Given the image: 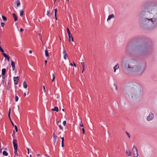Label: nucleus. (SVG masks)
Segmentation results:
<instances>
[{
  "label": "nucleus",
  "mask_w": 157,
  "mask_h": 157,
  "mask_svg": "<svg viewBox=\"0 0 157 157\" xmlns=\"http://www.w3.org/2000/svg\"><path fill=\"white\" fill-rule=\"evenodd\" d=\"M128 67L130 68H132L133 70L132 71L135 72H142L143 70L141 69V68L139 66H137L135 67V68L133 67H131L130 65H128Z\"/></svg>",
  "instance_id": "obj_1"
},
{
  "label": "nucleus",
  "mask_w": 157,
  "mask_h": 157,
  "mask_svg": "<svg viewBox=\"0 0 157 157\" xmlns=\"http://www.w3.org/2000/svg\"><path fill=\"white\" fill-rule=\"evenodd\" d=\"M140 90V86L138 85H134L131 89V91L132 93L136 92Z\"/></svg>",
  "instance_id": "obj_2"
},
{
  "label": "nucleus",
  "mask_w": 157,
  "mask_h": 157,
  "mask_svg": "<svg viewBox=\"0 0 157 157\" xmlns=\"http://www.w3.org/2000/svg\"><path fill=\"white\" fill-rule=\"evenodd\" d=\"M17 142V140H16L14 139L13 140V142L14 150L17 149V144L16 143Z\"/></svg>",
  "instance_id": "obj_3"
},
{
  "label": "nucleus",
  "mask_w": 157,
  "mask_h": 157,
  "mask_svg": "<svg viewBox=\"0 0 157 157\" xmlns=\"http://www.w3.org/2000/svg\"><path fill=\"white\" fill-rule=\"evenodd\" d=\"M154 117V115L152 113H150L149 115L147 117V120L148 121H150Z\"/></svg>",
  "instance_id": "obj_4"
},
{
  "label": "nucleus",
  "mask_w": 157,
  "mask_h": 157,
  "mask_svg": "<svg viewBox=\"0 0 157 157\" xmlns=\"http://www.w3.org/2000/svg\"><path fill=\"white\" fill-rule=\"evenodd\" d=\"M13 80L15 84H17L19 81V77L17 76V77H14Z\"/></svg>",
  "instance_id": "obj_5"
},
{
  "label": "nucleus",
  "mask_w": 157,
  "mask_h": 157,
  "mask_svg": "<svg viewBox=\"0 0 157 157\" xmlns=\"http://www.w3.org/2000/svg\"><path fill=\"white\" fill-rule=\"evenodd\" d=\"M63 54L64 59L65 60H66L67 59L66 57L67 55V53L65 49H64L63 50Z\"/></svg>",
  "instance_id": "obj_6"
},
{
  "label": "nucleus",
  "mask_w": 157,
  "mask_h": 157,
  "mask_svg": "<svg viewBox=\"0 0 157 157\" xmlns=\"http://www.w3.org/2000/svg\"><path fill=\"white\" fill-rule=\"evenodd\" d=\"M57 125L59 127L60 129L61 130H63V128L61 126V121H58L57 123Z\"/></svg>",
  "instance_id": "obj_7"
},
{
  "label": "nucleus",
  "mask_w": 157,
  "mask_h": 157,
  "mask_svg": "<svg viewBox=\"0 0 157 157\" xmlns=\"http://www.w3.org/2000/svg\"><path fill=\"white\" fill-rule=\"evenodd\" d=\"M114 15L113 14H111L107 18V21H108L110 20L112 18H114Z\"/></svg>",
  "instance_id": "obj_8"
},
{
  "label": "nucleus",
  "mask_w": 157,
  "mask_h": 157,
  "mask_svg": "<svg viewBox=\"0 0 157 157\" xmlns=\"http://www.w3.org/2000/svg\"><path fill=\"white\" fill-rule=\"evenodd\" d=\"M45 56L47 57V59H48L49 58V56L48 51L47 49L45 50Z\"/></svg>",
  "instance_id": "obj_9"
},
{
  "label": "nucleus",
  "mask_w": 157,
  "mask_h": 157,
  "mask_svg": "<svg viewBox=\"0 0 157 157\" xmlns=\"http://www.w3.org/2000/svg\"><path fill=\"white\" fill-rule=\"evenodd\" d=\"M11 65L12 66V70L13 71L15 69V63L13 61H11Z\"/></svg>",
  "instance_id": "obj_10"
},
{
  "label": "nucleus",
  "mask_w": 157,
  "mask_h": 157,
  "mask_svg": "<svg viewBox=\"0 0 157 157\" xmlns=\"http://www.w3.org/2000/svg\"><path fill=\"white\" fill-rule=\"evenodd\" d=\"M2 54L7 59L8 61H9L10 57L9 56H8L7 54L4 53H2Z\"/></svg>",
  "instance_id": "obj_11"
},
{
  "label": "nucleus",
  "mask_w": 157,
  "mask_h": 157,
  "mask_svg": "<svg viewBox=\"0 0 157 157\" xmlns=\"http://www.w3.org/2000/svg\"><path fill=\"white\" fill-rule=\"evenodd\" d=\"M126 153L127 154V155L128 156H129L131 155V152L128 149H127Z\"/></svg>",
  "instance_id": "obj_12"
},
{
  "label": "nucleus",
  "mask_w": 157,
  "mask_h": 157,
  "mask_svg": "<svg viewBox=\"0 0 157 157\" xmlns=\"http://www.w3.org/2000/svg\"><path fill=\"white\" fill-rule=\"evenodd\" d=\"M119 68V65L118 64H117L113 67L114 69V72H116V70Z\"/></svg>",
  "instance_id": "obj_13"
},
{
  "label": "nucleus",
  "mask_w": 157,
  "mask_h": 157,
  "mask_svg": "<svg viewBox=\"0 0 157 157\" xmlns=\"http://www.w3.org/2000/svg\"><path fill=\"white\" fill-rule=\"evenodd\" d=\"M134 157H137L138 156L137 150L133 152Z\"/></svg>",
  "instance_id": "obj_14"
},
{
  "label": "nucleus",
  "mask_w": 157,
  "mask_h": 157,
  "mask_svg": "<svg viewBox=\"0 0 157 157\" xmlns=\"http://www.w3.org/2000/svg\"><path fill=\"white\" fill-rule=\"evenodd\" d=\"M12 15L14 18V21H17V17L16 14L15 13H14L12 14Z\"/></svg>",
  "instance_id": "obj_15"
},
{
  "label": "nucleus",
  "mask_w": 157,
  "mask_h": 157,
  "mask_svg": "<svg viewBox=\"0 0 157 157\" xmlns=\"http://www.w3.org/2000/svg\"><path fill=\"white\" fill-rule=\"evenodd\" d=\"M23 86L25 89H26L27 87V84L25 81H24L23 82Z\"/></svg>",
  "instance_id": "obj_16"
},
{
  "label": "nucleus",
  "mask_w": 157,
  "mask_h": 157,
  "mask_svg": "<svg viewBox=\"0 0 157 157\" xmlns=\"http://www.w3.org/2000/svg\"><path fill=\"white\" fill-rule=\"evenodd\" d=\"M81 64L82 66V73H83L84 71L85 70V64L84 62H82L81 63Z\"/></svg>",
  "instance_id": "obj_17"
},
{
  "label": "nucleus",
  "mask_w": 157,
  "mask_h": 157,
  "mask_svg": "<svg viewBox=\"0 0 157 157\" xmlns=\"http://www.w3.org/2000/svg\"><path fill=\"white\" fill-rule=\"evenodd\" d=\"M61 138L62 139L61 146L62 147H63L64 146V138L63 137H61Z\"/></svg>",
  "instance_id": "obj_18"
},
{
  "label": "nucleus",
  "mask_w": 157,
  "mask_h": 157,
  "mask_svg": "<svg viewBox=\"0 0 157 157\" xmlns=\"http://www.w3.org/2000/svg\"><path fill=\"white\" fill-rule=\"evenodd\" d=\"M51 110L52 111H56L57 112L58 111V108L57 107H55L54 108L52 109Z\"/></svg>",
  "instance_id": "obj_19"
},
{
  "label": "nucleus",
  "mask_w": 157,
  "mask_h": 157,
  "mask_svg": "<svg viewBox=\"0 0 157 157\" xmlns=\"http://www.w3.org/2000/svg\"><path fill=\"white\" fill-rule=\"evenodd\" d=\"M137 150V148L136 146H134L133 147L132 149V152H133L134 151H135Z\"/></svg>",
  "instance_id": "obj_20"
},
{
  "label": "nucleus",
  "mask_w": 157,
  "mask_h": 157,
  "mask_svg": "<svg viewBox=\"0 0 157 157\" xmlns=\"http://www.w3.org/2000/svg\"><path fill=\"white\" fill-rule=\"evenodd\" d=\"M6 72V69L5 68L3 69L2 70V75L3 76L5 74Z\"/></svg>",
  "instance_id": "obj_21"
},
{
  "label": "nucleus",
  "mask_w": 157,
  "mask_h": 157,
  "mask_svg": "<svg viewBox=\"0 0 157 157\" xmlns=\"http://www.w3.org/2000/svg\"><path fill=\"white\" fill-rule=\"evenodd\" d=\"M3 154L5 156H7L8 153L6 151H4L3 152Z\"/></svg>",
  "instance_id": "obj_22"
},
{
  "label": "nucleus",
  "mask_w": 157,
  "mask_h": 157,
  "mask_svg": "<svg viewBox=\"0 0 157 157\" xmlns=\"http://www.w3.org/2000/svg\"><path fill=\"white\" fill-rule=\"evenodd\" d=\"M16 2L17 6H18L20 5V1L19 0H17Z\"/></svg>",
  "instance_id": "obj_23"
},
{
  "label": "nucleus",
  "mask_w": 157,
  "mask_h": 157,
  "mask_svg": "<svg viewBox=\"0 0 157 157\" xmlns=\"http://www.w3.org/2000/svg\"><path fill=\"white\" fill-rule=\"evenodd\" d=\"M2 18L4 21H6L7 20L6 17H5L4 16L2 15Z\"/></svg>",
  "instance_id": "obj_24"
},
{
  "label": "nucleus",
  "mask_w": 157,
  "mask_h": 157,
  "mask_svg": "<svg viewBox=\"0 0 157 157\" xmlns=\"http://www.w3.org/2000/svg\"><path fill=\"white\" fill-rule=\"evenodd\" d=\"M57 138V135L55 134L54 132L53 137V138L54 140H56Z\"/></svg>",
  "instance_id": "obj_25"
},
{
  "label": "nucleus",
  "mask_w": 157,
  "mask_h": 157,
  "mask_svg": "<svg viewBox=\"0 0 157 157\" xmlns=\"http://www.w3.org/2000/svg\"><path fill=\"white\" fill-rule=\"evenodd\" d=\"M23 13H24V10H22L20 12V16L22 17L23 16Z\"/></svg>",
  "instance_id": "obj_26"
},
{
  "label": "nucleus",
  "mask_w": 157,
  "mask_h": 157,
  "mask_svg": "<svg viewBox=\"0 0 157 157\" xmlns=\"http://www.w3.org/2000/svg\"><path fill=\"white\" fill-rule=\"evenodd\" d=\"M67 33H68V36H69L70 35V34H71L70 31L68 28H67Z\"/></svg>",
  "instance_id": "obj_27"
},
{
  "label": "nucleus",
  "mask_w": 157,
  "mask_h": 157,
  "mask_svg": "<svg viewBox=\"0 0 157 157\" xmlns=\"http://www.w3.org/2000/svg\"><path fill=\"white\" fill-rule=\"evenodd\" d=\"M47 14L48 16H50L51 15H52V14L50 13V12L49 11H47Z\"/></svg>",
  "instance_id": "obj_28"
},
{
  "label": "nucleus",
  "mask_w": 157,
  "mask_h": 157,
  "mask_svg": "<svg viewBox=\"0 0 157 157\" xmlns=\"http://www.w3.org/2000/svg\"><path fill=\"white\" fill-rule=\"evenodd\" d=\"M11 109L10 108L9 109V110L8 111V116L9 117V118H10V115L11 113Z\"/></svg>",
  "instance_id": "obj_29"
},
{
  "label": "nucleus",
  "mask_w": 157,
  "mask_h": 157,
  "mask_svg": "<svg viewBox=\"0 0 157 157\" xmlns=\"http://www.w3.org/2000/svg\"><path fill=\"white\" fill-rule=\"evenodd\" d=\"M15 99L16 101H17L18 100V98L17 96L15 95Z\"/></svg>",
  "instance_id": "obj_30"
},
{
  "label": "nucleus",
  "mask_w": 157,
  "mask_h": 157,
  "mask_svg": "<svg viewBox=\"0 0 157 157\" xmlns=\"http://www.w3.org/2000/svg\"><path fill=\"white\" fill-rule=\"evenodd\" d=\"M71 36H72V35H71V34H70V36H68V37H69V42H70L71 41Z\"/></svg>",
  "instance_id": "obj_31"
},
{
  "label": "nucleus",
  "mask_w": 157,
  "mask_h": 157,
  "mask_svg": "<svg viewBox=\"0 0 157 157\" xmlns=\"http://www.w3.org/2000/svg\"><path fill=\"white\" fill-rule=\"evenodd\" d=\"M10 86L9 85V83H8V85L7 86V90H10Z\"/></svg>",
  "instance_id": "obj_32"
},
{
  "label": "nucleus",
  "mask_w": 157,
  "mask_h": 157,
  "mask_svg": "<svg viewBox=\"0 0 157 157\" xmlns=\"http://www.w3.org/2000/svg\"><path fill=\"white\" fill-rule=\"evenodd\" d=\"M114 86H115V88L116 90H117V84H115V83H114Z\"/></svg>",
  "instance_id": "obj_33"
},
{
  "label": "nucleus",
  "mask_w": 157,
  "mask_h": 157,
  "mask_svg": "<svg viewBox=\"0 0 157 157\" xmlns=\"http://www.w3.org/2000/svg\"><path fill=\"white\" fill-rule=\"evenodd\" d=\"M147 21H151V23H152V24H153V21H152V19H147Z\"/></svg>",
  "instance_id": "obj_34"
},
{
  "label": "nucleus",
  "mask_w": 157,
  "mask_h": 157,
  "mask_svg": "<svg viewBox=\"0 0 157 157\" xmlns=\"http://www.w3.org/2000/svg\"><path fill=\"white\" fill-rule=\"evenodd\" d=\"M126 134L128 136V138H130V136L128 133L127 132H126Z\"/></svg>",
  "instance_id": "obj_35"
},
{
  "label": "nucleus",
  "mask_w": 157,
  "mask_h": 157,
  "mask_svg": "<svg viewBox=\"0 0 157 157\" xmlns=\"http://www.w3.org/2000/svg\"><path fill=\"white\" fill-rule=\"evenodd\" d=\"M0 50L2 53H3L4 52V50L2 48V47L1 46H0Z\"/></svg>",
  "instance_id": "obj_36"
},
{
  "label": "nucleus",
  "mask_w": 157,
  "mask_h": 157,
  "mask_svg": "<svg viewBox=\"0 0 157 157\" xmlns=\"http://www.w3.org/2000/svg\"><path fill=\"white\" fill-rule=\"evenodd\" d=\"M80 125L81 127H83V124H82V121H81L80 123Z\"/></svg>",
  "instance_id": "obj_37"
},
{
  "label": "nucleus",
  "mask_w": 157,
  "mask_h": 157,
  "mask_svg": "<svg viewBox=\"0 0 157 157\" xmlns=\"http://www.w3.org/2000/svg\"><path fill=\"white\" fill-rule=\"evenodd\" d=\"M14 127L15 128V129L16 131V132H17L18 131V129H17V126L16 125H15L14 126Z\"/></svg>",
  "instance_id": "obj_38"
},
{
  "label": "nucleus",
  "mask_w": 157,
  "mask_h": 157,
  "mask_svg": "<svg viewBox=\"0 0 157 157\" xmlns=\"http://www.w3.org/2000/svg\"><path fill=\"white\" fill-rule=\"evenodd\" d=\"M54 11H55V14L56 15V14L57 12V9H54Z\"/></svg>",
  "instance_id": "obj_39"
},
{
  "label": "nucleus",
  "mask_w": 157,
  "mask_h": 157,
  "mask_svg": "<svg viewBox=\"0 0 157 157\" xmlns=\"http://www.w3.org/2000/svg\"><path fill=\"white\" fill-rule=\"evenodd\" d=\"M1 26L2 27H3L4 26V25H5V23L3 22H2L1 23Z\"/></svg>",
  "instance_id": "obj_40"
},
{
  "label": "nucleus",
  "mask_w": 157,
  "mask_h": 157,
  "mask_svg": "<svg viewBox=\"0 0 157 157\" xmlns=\"http://www.w3.org/2000/svg\"><path fill=\"white\" fill-rule=\"evenodd\" d=\"M66 122L65 121H64L63 122V124L64 126H65L66 124Z\"/></svg>",
  "instance_id": "obj_41"
},
{
  "label": "nucleus",
  "mask_w": 157,
  "mask_h": 157,
  "mask_svg": "<svg viewBox=\"0 0 157 157\" xmlns=\"http://www.w3.org/2000/svg\"><path fill=\"white\" fill-rule=\"evenodd\" d=\"M82 132H83V134H85V130L84 129V128H82Z\"/></svg>",
  "instance_id": "obj_42"
},
{
  "label": "nucleus",
  "mask_w": 157,
  "mask_h": 157,
  "mask_svg": "<svg viewBox=\"0 0 157 157\" xmlns=\"http://www.w3.org/2000/svg\"><path fill=\"white\" fill-rule=\"evenodd\" d=\"M43 90L44 91V92H46V90H45V86H43Z\"/></svg>",
  "instance_id": "obj_43"
},
{
  "label": "nucleus",
  "mask_w": 157,
  "mask_h": 157,
  "mask_svg": "<svg viewBox=\"0 0 157 157\" xmlns=\"http://www.w3.org/2000/svg\"><path fill=\"white\" fill-rule=\"evenodd\" d=\"M24 31V30L22 28H21L20 29V32H22Z\"/></svg>",
  "instance_id": "obj_44"
},
{
  "label": "nucleus",
  "mask_w": 157,
  "mask_h": 157,
  "mask_svg": "<svg viewBox=\"0 0 157 157\" xmlns=\"http://www.w3.org/2000/svg\"><path fill=\"white\" fill-rule=\"evenodd\" d=\"M55 78V77H53L52 79V82H53L54 81Z\"/></svg>",
  "instance_id": "obj_45"
},
{
  "label": "nucleus",
  "mask_w": 157,
  "mask_h": 157,
  "mask_svg": "<svg viewBox=\"0 0 157 157\" xmlns=\"http://www.w3.org/2000/svg\"><path fill=\"white\" fill-rule=\"evenodd\" d=\"M55 18H56V20H57V16H56V15H55Z\"/></svg>",
  "instance_id": "obj_46"
},
{
  "label": "nucleus",
  "mask_w": 157,
  "mask_h": 157,
  "mask_svg": "<svg viewBox=\"0 0 157 157\" xmlns=\"http://www.w3.org/2000/svg\"><path fill=\"white\" fill-rule=\"evenodd\" d=\"M15 150V151L14 153H15V154H16L17 153V150Z\"/></svg>",
  "instance_id": "obj_47"
},
{
  "label": "nucleus",
  "mask_w": 157,
  "mask_h": 157,
  "mask_svg": "<svg viewBox=\"0 0 157 157\" xmlns=\"http://www.w3.org/2000/svg\"><path fill=\"white\" fill-rule=\"evenodd\" d=\"M29 52L30 54H31L32 52V50H29Z\"/></svg>",
  "instance_id": "obj_48"
},
{
  "label": "nucleus",
  "mask_w": 157,
  "mask_h": 157,
  "mask_svg": "<svg viewBox=\"0 0 157 157\" xmlns=\"http://www.w3.org/2000/svg\"><path fill=\"white\" fill-rule=\"evenodd\" d=\"M56 140H53V142L55 144L56 143Z\"/></svg>",
  "instance_id": "obj_49"
},
{
  "label": "nucleus",
  "mask_w": 157,
  "mask_h": 157,
  "mask_svg": "<svg viewBox=\"0 0 157 157\" xmlns=\"http://www.w3.org/2000/svg\"><path fill=\"white\" fill-rule=\"evenodd\" d=\"M40 40L41 41L42 40V38L41 36H40Z\"/></svg>",
  "instance_id": "obj_50"
},
{
  "label": "nucleus",
  "mask_w": 157,
  "mask_h": 157,
  "mask_svg": "<svg viewBox=\"0 0 157 157\" xmlns=\"http://www.w3.org/2000/svg\"><path fill=\"white\" fill-rule=\"evenodd\" d=\"M11 123H12V125H13V126H14V124H13V122H12V121H11Z\"/></svg>",
  "instance_id": "obj_51"
},
{
  "label": "nucleus",
  "mask_w": 157,
  "mask_h": 157,
  "mask_svg": "<svg viewBox=\"0 0 157 157\" xmlns=\"http://www.w3.org/2000/svg\"><path fill=\"white\" fill-rule=\"evenodd\" d=\"M73 65L75 67H76V64L74 63H73Z\"/></svg>",
  "instance_id": "obj_52"
},
{
  "label": "nucleus",
  "mask_w": 157,
  "mask_h": 157,
  "mask_svg": "<svg viewBox=\"0 0 157 157\" xmlns=\"http://www.w3.org/2000/svg\"><path fill=\"white\" fill-rule=\"evenodd\" d=\"M47 60H45V65H46V63H47Z\"/></svg>",
  "instance_id": "obj_53"
},
{
  "label": "nucleus",
  "mask_w": 157,
  "mask_h": 157,
  "mask_svg": "<svg viewBox=\"0 0 157 157\" xmlns=\"http://www.w3.org/2000/svg\"><path fill=\"white\" fill-rule=\"evenodd\" d=\"M71 40L72 41H74V40H73V38L72 36H71Z\"/></svg>",
  "instance_id": "obj_54"
},
{
  "label": "nucleus",
  "mask_w": 157,
  "mask_h": 157,
  "mask_svg": "<svg viewBox=\"0 0 157 157\" xmlns=\"http://www.w3.org/2000/svg\"><path fill=\"white\" fill-rule=\"evenodd\" d=\"M71 40L72 41H74V40H73V38L72 36H71Z\"/></svg>",
  "instance_id": "obj_55"
},
{
  "label": "nucleus",
  "mask_w": 157,
  "mask_h": 157,
  "mask_svg": "<svg viewBox=\"0 0 157 157\" xmlns=\"http://www.w3.org/2000/svg\"><path fill=\"white\" fill-rule=\"evenodd\" d=\"M28 153L29 154V148H27Z\"/></svg>",
  "instance_id": "obj_56"
},
{
  "label": "nucleus",
  "mask_w": 157,
  "mask_h": 157,
  "mask_svg": "<svg viewBox=\"0 0 157 157\" xmlns=\"http://www.w3.org/2000/svg\"><path fill=\"white\" fill-rule=\"evenodd\" d=\"M26 93H24V96L25 97V96H26Z\"/></svg>",
  "instance_id": "obj_57"
},
{
  "label": "nucleus",
  "mask_w": 157,
  "mask_h": 157,
  "mask_svg": "<svg viewBox=\"0 0 157 157\" xmlns=\"http://www.w3.org/2000/svg\"><path fill=\"white\" fill-rule=\"evenodd\" d=\"M45 155V156H46L48 157H50L49 156H48L47 155Z\"/></svg>",
  "instance_id": "obj_58"
},
{
  "label": "nucleus",
  "mask_w": 157,
  "mask_h": 157,
  "mask_svg": "<svg viewBox=\"0 0 157 157\" xmlns=\"http://www.w3.org/2000/svg\"><path fill=\"white\" fill-rule=\"evenodd\" d=\"M53 1H54V3H55L56 1V0H53Z\"/></svg>",
  "instance_id": "obj_59"
},
{
  "label": "nucleus",
  "mask_w": 157,
  "mask_h": 157,
  "mask_svg": "<svg viewBox=\"0 0 157 157\" xmlns=\"http://www.w3.org/2000/svg\"><path fill=\"white\" fill-rule=\"evenodd\" d=\"M70 65L72 66H73V64H72V63H71L70 64Z\"/></svg>",
  "instance_id": "obj_60"
},
{
  "label": "nucleus",
  "mask_w": 157,
  "mask_h": 157,
  "mask_svg": "<svg viewBox=\"0 0 157 157\" xmlns=\"http://www.w3.org/2000/svg\"><path fill=\"white\" fill-rule=\"evenodd\" d=\"M53 77H55L54 74H52Z\"/></svg>",
  "instance_id": "obj_61"
},
{
  "label": "nucleus",
  "mask_w": 157,
  "mask_h": 157,
  "mask_svg": "<svg viewBox=\"0 0 157 157\" xmlns=\"http://www.w3.org/2000/svg\"><path fill=\"white\" fill-rule=\"evenodd\" d=\"M62 110L63 111H64V109H62Z\"/></svg>",
  "instance_id": "obj_62"
},
{
  "label": "nucleus",
  "mask_w": 157,
  "mask_h": 157,
  "mask_svg": "<svg viewBox=\"0 0 157 157\" xmlns=\"http://www.w3.org/2000/svg\"><path fill=\"white\" fill-rule=\"evenodd\" d=\"M37 155V156H39L40 155V154H38Z\"/></svg>",
  "instance_id": "obj_63"
},
{
  "label": "nucleus",
  "mask_w": 157,
  "mask_h": 157,
  "mask_svg": "<svg viewBox=\"0 0 157 157\" xmlns=\"http://www.w3.org/2000/svg\"><path fill=\"white\" fill-rule=\"evenodd\" d=\"M1 151H2L1 149H0V152L1 153Z\"/></svg>",
  "instance_id": "obj_64"
}]
</instances>
